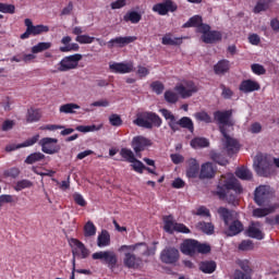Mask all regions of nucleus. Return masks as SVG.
I'll return each instance as SVG.
<instances>
[{
	"label": "nucleus",
	"instance_id": "34",
	"mask_svg": "<svg viewBox=\"0 0 279 279\" xmlns=\"http://www.w3.org/2000/svg\"><path fill=\"white\" fill-rule=\"evenodd\" d=\"M41 117H43V113L40 112L39 109L31 108V109L27 110L26 121L28 123H36V122H38V120Z\"/></svg>",
	"mask_w": 279,
	"mask_h": 279
},
{
	"label": "nucleus",
	"instance_id": "12",
	"mask_svg": "<svg viewBox=\"0 0 279 279\" xmlns=\"http://www.w3.org/2000/svg\"><path fill=\"white\" fill-rule=\"evenodd\" d=\"M80 60H82L81 53H75V54L64 57L59 62L58 71H60L61 73H64L66 71H72L80 64Z\"/></svg>",
	"mask_w": 279,
	"mask_h": 279
},
{
	"label": "nucleus",
	"instance_id": "15",
	"mask_svg": "<svg viewBox=\"0 0 279 279\" xmlns=\"http://www.w3.org/2000/svg\"><path fill=\"white\" fill-rule=\"evenodd\" d=\"M153 12L159 16H167L169 12H178V4L173 0H163L153 7Z\"/></svg>",
	"mask_w": 279,
	"mask_h": 279
},
{
	"label": "nucleus",
	"instance_id": "6",
	"mask_svg": "<svg viewBox=\"0 0 279 279\" xmlns=\"http://www.w3.org/2000/svg\"><path fill=\"white\" fill-rule=\"evenodd\" d=\"M120 250H128L129 252H133V254L140 256V258H143V256H154V254H156V248L149 247V245H147L145 242H138L131 245H122L120 246Z\"/></svg>",
	"mask_w": 279,
	"mask_h": 279
},
{
	"label": "nucleus",
	"instance_id": "43",
	"mask_svg": "<svg viewBox=\"0 0 279 279\" xmlns=\"http://www.w3.org/2000/svg\"><path fill=\"white\" fill-rule=\"evenodd\" d=\"M97 234V227L95 226V223H93V221H87L84 226V236L86 238H90V236H95Z\"/></svg>",
	"mask_w": 279,
	"mask_h": 279
},
{
	"label": "nucleus",
	"instance_id": "40",
	"mask_svg": "<svg viewBox=\"0 0 279 279\" xmlns=\"http://www.w3.org/2000/svg\"><path fill=\"white\" fill-rule=\"evenodd\" d=\"M235 175L240 180H246V181H250L253 178L252 171H250V169H247L245 167L238 168L235 170Z\"/></svg>",
	"mask_w": 279,
	"mask_h": 279
},
{
	"label": "nucleus",
	"instance_id": "61",
	"mask_svg": "<svg viewBox=\"0 0 279 279\" xmlns=\"http://www.w3.org/2000/svg\"><path fill=\"white\" fill-rule=\"evenodd\" d=\"M61 53H69L70 51H80V45L70 44L69 46H62L59 48Z\"/></svg>",
	"mask_w": 279,
	"mask_h": 279
},
{
	"label": "nucleus",
	"instance_id": "49",
	"mask_svg": "<svg viewBox=\"0 0 279 279\" xmlns=\"http://www.w3.org/2000/svg\"><path fill=\"white\" fill-rule=\"evenodd\" d=\"M274 213V209L271 208H255L253 210V217L262 218L267 217V215H271Z\"/></svg>",
	"mask_w": 279,
	"mask_h": 279
},
{
	"label": "nucleus",
	"instance_id": "56",
	"mask_svg": "<svg viewBox=\"0 0 279 279\" xmlns=\"http://www.w3.org/2000/svg\"><path fill=\"white\" fill-rule=\"evenodd\" d=\"M16 7L14 4H5L0 2V12L3 14H14Z\"/></svg>",
	"mask_w": 279,
	"mask_h": 279
},
{
	"label": "nucleus",
	"instance_id": "23",
	"mask_svg": "<svg viewBox=\"0 0 279 279\" xmlns=\"http://www.w3.org/2000/svg\"><path fill=\"white\" fill-rule=\"evenodd\" d=\"M136 36H129V37H116L108 41L107 47L108 49H114V47H125V45H130L131 43H135Z\"/></svg>",
	"mask_w": 279,
	"mask_h": 279
},
{
	"label": "nucleus",
	"instance_id": "11",
	"mask_svg": "<svg viewBox=\"0 0 279 279\" xmlns=\"http://www.w3.org/2000/svg\"><path fill=\"white\" fill-rule=\"evenodd\" d=\"M93 260H104L109 269L117 267V254L112 251H99L92 255Z\"/></svg>",
	"mask_w": 279,
	"mask_h": 279
},
{
	"label": "nucleus",
	"instance_id": "16",
	"mask_svg": "<svg viewBox=\"0 0 279 279\" xmlns=\"http://www.w3.org/2000/svg\"><path fill=\"white\" fill-rule=\"evenodd\" d=\"M214 119L220 124L219 128H232L234 125V121L232 120V109L215 111Z\"/></svg>",
	"mask_w": 279,
	"mask_h": 279
},
{
	"label": "nucleus",
	"instance_id": "37",
	"mask_svg": "<svg viewBox=\"0 0 279 279\" xmlns=\"http://www.w3.org/2000/svg\"><path fill=\"white\" fill-rule=\"evenodd\" d=\"M190 145L191 147H193V149H199L202 147H208L210 145V142H208L206 137H194L190 142Z\"/></svg>",
	"mask_w": 279,
	"mask_h": 279
},
{
	"label": "nucleus",
	"instance_id": "54",
	"mask_svg": "<svg viewBox=\"0 0 279 279\" xmlns=\"http://www.w3.org/2000/svg\"><path fill=\"white\" fill-rule=\"evenodd\" d=\"M131 167L133 169V171H136V173H143V171H145V163H143V161L138 160L135 158L134 162H131Z\"/></svg>",
	"mask_w": 279,
	"mask_h": 279
},
{
	"label": "nucleus",
	"instance_id": "38",
	"mask_svg": "<svg viewBox=\"0 0 279 279\" xmlns=\"http://www.w3.org/2000/svg\"><path fill=\"white\" fill-rule=\"evenodd\" d=\"M80 105L69 102L65 105H62L59 109V112H62L63 114H75V110H80Z\"/></svg>",
	"mask_w": 279,
	"mask_h": 279
},
{
	"label": "nucleus",
	"instance_id": "47",
	"mask_svg": "<svg viewBox=\"0 0 279 279\" xmlns=\"http://www.w3.org/2000/svg\"><path fill=\"white\" fill-rule=\"evenodd\" d=\"M238 265L240 269H242V271L250 274L252 276L254 270L252 269V263H250L248 259H240L238 262Z\"/></svg>",
	"mask_w": 279,
	"mask_h": 279
},
{
	"label": "nucleus",
	"instance_id": "53",
	"mask_svg": "<svg viewBox=\"0 0 279 279\" xmlns=\"http://www.w3.org/2000/svg\"><path fill=\"white\" fill-rule=\"evenodd\" d=\"M150 88L156 95H162L165 90V84H162L160 81H155L150 84Z\"/></svg>",
	"mask_w": 279,
	"mask_h": 279
},
{
	"label": "nucleus",
	"instance_id": "33",
	"mask_svg": "<svg viewBox=\"0 0 279 279\" xmlns=\"http://www.w3.org/2000/svg\"><path fill=\"white\" fill-rule=\"evenodd\" d=\"M97 245L99 247H108L110 245V232L106 229H102L97 238Z\"/></svg>",
	"mask_w": 279,
	"mask_h": 279
},
{
	"label": "nucleus",
	"instance_id": "20",
	"mask_svg": "<svg viewBox=\"0 0 279 279\" xmlns=\"http://www.w3.org/2000/svg\"><path fill=\"white\" fill-rule=\"evenodd\" d=\"M259 89L260 83L252 78L243 80L239 85L240 93H244V95H250V93H256V90Z\"/></svg>",
	"mask_w": 279,
	"mask_h": 279
},
{
	"label": "nucleus",
	"instance_id": "13",
	"mask_svg": "<svg viewBox=\"0 0 279 279\" xmlns=\"http://www.w3.org/2000/svg\"><path fill=\"white\" fill-rule=\"evenodd\" d=\"M174 90L182 99H189V97H193V94L197 93L198 89L193 81H184L183 84L175 85Z\"/></svg>",
	"mask_w": 279,
	"mask_h": 279
},
{
	"label": "nucleus",
	"instance_id": "64",
	"mask_svg": "<svg viewBox=\"0 0 279 279\" xmlns=\"http://www.w3.org/2000/svg\"><path fill=\"white\" fill-rule=\"evenodd\" d=\"M73 199H74L75 204H77V206H82V207L86 206V199H84V196H82V194L74 193Z\"/></svg>",
	"mask_w": 279,
	"mask_h": 279
},
{
	"label": "nucleus",
	"instance_id": "4",
	"mask_svg": "<svg viewBox=\"0 0 279 279\" xmlns=\"http://www.w3.org/2000/svg\"><path fill=\"white\" fill-rule=\"evenodd\" d=\"M134 125L137 128H144L145 130H151L153 128H160L162 125V118L153 111L137 112L136 119L133 120Z\"/></svg>",
	"mask_w": 279,
	"mask_h": 279
},
{
	"label": "nucleus",
	"instance_id": "39",
	"mask_svg": "<svg viewBox=\"0 0 279 279\" xmlns=\"http://www.w3.org/2000/svg\"><path fill=\"white\" fill-rule=\"evenodd\" d=\"M269 3L271 0H258L253 9L254 14H260V12H267L269 10Z\"/></svg>",
	"mask_w": 279,
	"mask_h": 279
},
{
	"label": "nucleus",
	"instance_id": "41",
	"mask_svg": "<svg viewBox=\"0 0 279 279\" xmlns=\"http://www.w3.org/2000/svg\"><path fill=\"white\" fill-rule=\"evenodd\" d=\"M120 156L125 160V162H134L136 160V156L134 155V151L130 148H121L120 149Z\"/></svg>",
	"mask_w": 279,
	"mask_h": 279
},
{
	"label": "nucleus",
	"instance_id": "48",
	"mask_svg": "<svg viewBox=\"0 0 279 279\" xmlns=\"http://www.w3.org/2000/svg\"><path fill=\"white\" fill-rule=\"evenodd\" d=\"M199 25H202V16L194 15L185 24H183V27H199Z\"/></svg>",
	"mask_w": 279,
	"mask_h": 279
},
{
	"label": "nucleus",
	"instance_id": "30",
	"mask_svg": "<svg viewBox=\"0 0 279 279\" xmlns=\"http://www.w3.org/2000/svg\"><path fill=\"white\" fill-rule=\"evenodd\" d=\"M162 45H168L170 47H180L182 45V38L180 37H174L171 33H167L162 39H161Z\"/></svg>",
	"mask_w": 279,
	"mask_h": 279
},
{
	"label": "nucleus",
	"instance_id": "10",
	"mask_svg": "<svg viewBox=\"0 0 279 279\" xmlns=\"http://www.w3.org/2000/svg\"><path fill=\"white\" fill-rule=\"evenodd\" d=\"M39 146L41 147V151L44 154H48L49 156L60 154V149H62V147L58 144V138L56 137H43L39 141Z\"/></svg>",
	"mask_w": 279,
	"mask_h": 279
},
{
	"label": "nucleus",
	"instance_id": "55",
	"mask_svg": "<svg viewBox=\"0 0 279 279\" xmlns=\"http://www.w3.org/2000/svg\"><path fill=\"white\" fill-rule=\"evenodd\" d=\"M197 121H203L204 123H213V118L206 111H201L195 114Z\"/></svg>",
	"mask_w": 279,
	"mask_h": 279
},
{
	"label": "nucleus",
	"instance_id": "42",
	"mask_svg": "<svg viewBox=\"0 0 279 279\" xmlns=\"http://www.w3.org/2000/svg\"><path fill=\"white\" fill-rule=\"evenodd\" d=\"M167 104H178L180 101V95L171 89H168L163 94Z\"/></svg>",
	"mask_w": 279,
	"mask_h": 279
},
{
	"label": "nucleus",
	"instance_id": "46",
	"mask_svg": "<svg viewBox=\"0 0 279 279\" xmlns=\"http://www.w3.org/2000/svg\"><path fill=\"white\" fill-rule=\"evenodd\" d=\"M210 158L214 162L220 165L221 167H226V165H228V159H226V157L219 153H210Z\"/></svg>",
	"mask_w": 279,
	"mask_h": 279
},
{
	"label": "nucleus",
	"instance_id": "52",
	"mask_svg": "<svg viewBox=\"0 0 279 279\" xmlns=\"http://www.w3.org/2000/svg\"><path fill=\"white\" fill-rule=\"evenodd\" d=\"M76 43H80V45H93L95 43V37H90L88 35H78L75 38Z\"/></svg>",
	"mask_w": 279,
	"mask_h": 279
},
{
	"label": "nucleus",
	"instance_id": "22",
	"mask_svg": "<svg viewBox=\"0 0 279 279\" xmlns=\"http://www.w3.org/2000/svg\"><path fill=\"white\" fill-rule=\"evenodd\" d=\"M47 32H49V26L43 24L34 25V27L26 29L20 38L22 40H27L31 36H40V34H47Z\"/></svg>",
	"mask_w": 279,
	"mask_h": 279
},
{
	"label": "nucleus",
	"instance_id": "26",
	"mask_svg": "<svg viewBox=\"0 0 279 279\" xmlns=\"http://www.w3.org/2000/svg\"><path fill=\"white\" fill-rule=\"evenodd\" d=\"M230 61L228 59H221L214 65L215 75H226L230 73Z\"/></svg>",
	"mask_w": 279,
	"mask_h": 279
},
{
	"label": "nucleus",
	"instance_id": "5",
	"mask_svg": "<svg viewBox=\"0 0 279 279\" xmlns=\"http://www.w3.org/2000/svg\"><path fill=\"white\" fill-rule=\"evenodd\" d=\"M254 167L257 175L260 178H271L276 170L274 169V163L267 156L259 154L255 157Z\"/></svg>",
	"mask_w": 279,
	"mask_h": 279
},
{
	"label": "nucleus",
	"instance_id": "29",
	"mask_svg": "<svg viewBox=\"0 0 279 279\" xmlns=\"http://www.w3.org/2000/svg\"><path fill=\"white\" fill-rule=\"evenodd\" d=\"M256 226H258V223L252 222L246 230V234L251 239H257V241H263V239H265V234H263V231H260V229H258V227Z\"/></svg>",
	"mask_w": 279,
	"mask_h": 279
},
{
	"label": "nucleus",
	"instance_id": "31",
	"mask_svg": "<svg viewBox=\"0 0 279 279\" xmlns=\"http://www.w3.org/2000/svg\"><path fill=\"white\" fill-rule=\"evenodd\" d=\"M199 271H203V274H215V270L217 269V263L213 260H205L201 262L198 264Z\"/></svg>",
	"mask_w": 279,
	"mask_h": 279
},
{
	"label": "nucleus",
	"instance_id": "17",
	"mask_svg": "<svg viewBox=\"0 0 279 279\" xmlns=\"http://www.w3.org/2000/svg\"><path fill=\"white\" fill-rule=\"evenodd\" d=\"M73 245H75V248L72 250V266L73 260L75 265V258H86L87 256H90V251L82 243V241L77 239H72Z\"/></svg>",
	"mask_w": 279,
	"mask_h": 279
},
{
	"label": "nucleus",
	"instance_id": "27",
	"mask_svg": "<svg viewBox=\"0 0 279 279\" xmlns=\"http://www.w3.org/2000/svg\"><path fill=\"white\" fill-rule=\"evenodd\" d=\"M186 175L192 179L199 175V162H197V159L190 158L187 160Z\"/></svg>",
	"mask_w": 279,
	"mask_h": 279
},
{
	"label": "nucleus",
	"instance_id": "1",
	"mask_svg": "<svg viewBox=\"0 0 279 279\" xmlns=\"http://www.w3.org/2000/svg\"><path fill=\"white\" fill-rule=\"evenodd\" d=\"M243 193V185L238 181L232 173L222 174L218 181L215 195L219 199L231 204V206H239V195Z\"/></svg>",
	"mask_w": 279,
	"mask_h": 279
},
{
	"label": "nucleus",
	"instance_id": "44",
	"mask_svg": "<svg viewBox=\"0 0 279 279\" xmlns=\"http://www.w3.org/2000/svg\"><path fill=\"white\" fill-rule=\"evenodd\" d=\"M47 49H51V43L41 41L32 47V53H43V51H47Z\"/></svg>",
	"mask_w": 279,
	"mask_h": 279
},
{
	"label": "nucleus",
	"instance_id": "50",
	"mask_svg": "<svg viewBox=\"0 0 279 279\" xmlns=\"http://www.w3.org/2000/svg\"><path fill=\"white\" fill-rule=\"evenodd\" d=\"M109 123L113 128H121V125H123V119H121V116L112 113L109 116Z\"/></svg>",
	"mask_w": 279,
	"mask_h": 279
},
{
	"label": "nucleus",
	"instance_id": "25",
	"mask_svg": "<svg viewBox=\"0 0 279 279\" xmlns=\"http://www.w3.org/2000/svg\"><path fill=\"white\" fill-rule=\"evenodd\" d=\"M198 178L199 180H210L215 178V168L213 167V162H205L201 166Z\"/></svg>",
	"mask_w": 279,
	"mask_h": 279
},
{
	"label": "nucleus",
	"instance_id": "51",
	"mask_svg": "<svg viewBox=\"0 0 279 279\" xmlns=\"http://www.w3.org/2000/svg\"><path fill=\"white\" fill-rule=\"evenodd\" d=\"M34 186V183L27 179H23L21 181H17L15 184V191H23L24 189H32Z\"/></svg>",
	"mask_w": 279,
	"mask_h": 279
},
{
	"label": "nucleus",
	"instance_id": "60",
	"mask_svg": "<svg viewBox=\"0 0 279 279\" xmlns=\"http://www.w3.org/2000/svg\"><path fill=\"white\" fill-rule=\"evenodd\" d=\"M174 232H180L181 234H191V229L184 223L175 222Z\"/></svg>",
	"mask_w": 279,
	"mask_h": 279
},
{
	"label": "nucleus",
	"instance_id": "32",
	"mask_svg": "<svg viewBox=\"0 0 279 279\" xmlns=\"http://www.w3.org/2000/svg\"><path fill=\"white\" fill-rule=\"evenodd\" d=\"M141 19H143V15L137 11H129L123 16L124 23H132L133 25L141 23Z\"/></svg>",
	"mask_w": 279,
	"mask_h": 279
},
{
	"label": "nucleus",
	"instance_id": "62",
	"mask_svg": "<svg viewBox=\"0 0 279 279\" xmlns=\"http://www.w3.org/2000/svg\"><path fill=\"white\" fill-rule=\"evenodd\" d=\"M239 250H241L242 252L254 250V243L251 240H244L240 243Z\"/></svg>",
	"mask_w": 279,
	"mask_h": 279
},
{
	"label": "nucleus",
	"instance_id": "35",
	"mask_svg": "<svg viewBox=\"0 0 279 279\" xmlns=\"http://www.w3.org/2000/svg\"><path fill=\"white\" fill-rule=\"evenodd\" d=\"M45 154L37 151V153H32L26 157L24 160L25 165H35V162H41V160H45Z\"/></svg>",
	"mask_w": 279,
	"mask_h": 279
},
{
	"label": "nucleus",
	"instance_id": "45",
	"mask_svg": "<svg viewBox=\"0 0 279 279\" xmlns=\"http://www.w3.org/2000/svg\"><path fill=\"white\" fill-rule=\"evenodd\" d=\"M197 228L201 229V232H204V234H213L215 232V226L210 222L201 221L198 222Z\"/></svg>",
	"mask_w": 279,
	"mask_h": 279
},
{
	"label": "nucleus",
	"instance_id": "19",
	"mask_svg": "<svg viewBox=\"0 0 279 279\" xmlns=\"http://www.w3.org/2000/svg\"><path fill=\"white\" fill-rule=\"evenodd\" d=\"M111 73H118L120 75H125V73H132L134 71V62H113L109 64Z\"/></svg>",
	"mask_w": 279,
	"mask_h": 279
},
{
	"label": "nucleus",
	"instance_id": "57",
	"mask_svg": "<svg viewBox=\"0 0 279 279\" xmlns=\"http://www.w3.org/2000/svg\"><path fill=\"white\" fill-rule=\"evenodd\" d=\"M210 252H211V247L209 244L198 242L196 254H210Z\"/></svg>",
	"mask_w": 279,
	"mask_h": 279
},
{
	"label": "nucleus",
	"instance_id": "58",
	"mask_svg": "<svg viewBox=\"0 0 279 279\" xmlns=\"http://www.w3.org/2000/svg\"><path fill=\"white\" fill-rule=\"evenodd\" d=\"M220 88L222 90L221 97H223V99H232V97L234 96V92H232L230 87H227L225 84H221Z\"/></svg>",
	"mask_w": 279,
	"mask_h": 279
},
{
	"label": "nucleus",
	"instance_id": "28",
	"mask_svg": "<svg viewBox=\"0 0 279 279\" xmlns=\"http://www.w3.org/2000/svg\"><path fill=\"white\" fill-rule=\"evenodd\" d=\"M223 38V35L219 31H210L206 36H202L203 43L206 45H213L214 43H219Z\"/></svg>",
	"mask_w": 279,
	"mask_h": 279
},
{
	"label": "nucleus",
	"instance_id": "18",
	"mask_svg": "<svg viewBox=\"0 0 279 279\" xmlns=\"http://www.w3.org/2000/svg\"><path fill=\"white\" fill-rule=\"evenodd\" d=\"M131 147L135 151V154L138 156L141 151H145L147 147H151V141L143 135H137L133 137L131 142Z\"/></svg>",
	"mask_w": 279,
	"mask_h": 279
},
{
	"label": "nucleus",
	"instance_id": "36",
	"mask_svg": "<svg viewBox=\"0 0 279 279\" xmlns=\"http://www.w3.org/2000/svg\"><path fill=\"white\" fill-rule=\"evenodd\" d=\"M163 230L168 232V234H173L175 231V222L173 221V216L163 217Z\"/></svg>",
	"mask_w": 279,
	"mask_h": 279
},
{
	"label": "nucleus",
	"instance_id": "7",
	"mask_svg": "<svg viewBox=\"0 0 279 279\" xmlns=\"http://www.w3.org/2000/svg\"><path fill=\"white\" fill-rule=\"evenodd\" d=\"M270 197H274V190L270 185H259L254 191V202L257 206L269 204Z\"/></svg>",
	"mask_w": 279,
	"mask_h": 279
},
{
	"label": "nucleus",
	"instance_id": "63",
	"mask_svg": "<svg viewBox=\"0 0 279 279\" xmlns=\"http://www.w3.org/2000/svg\"><path fill=\"white\" fill-rule=\"evenodd\" d=\"M233 279H252V275L244 272L243 270L236 269L233 274Z\"/></svg>",
	"mask_w": 279,
	"mask_h": 279
},
{
	"label": "nucleus",
	"instance_id": "8",
	"mask_svg": "<svg viewBox=\"0 0 279 279\" xmlns=\"http://www.w3.org/2000/svg\"><path fill=\"white\" fill-rule=\"evenodd\" d=\"M159 258L163 265H178L180 263V250L175 246H166L159 255Z\"/></svg>",
	"mask_w": 279,
	"mask_h": 279
},
{
	"label": "nucleus",
	"instance_id": "14",
	"mask_svg": "<svg viewBox=\"0 0 279 279\" xmlns=\"http://www.w3.org/2000/svg\"><path fill=\"white\" fill-rule=\"evenodd\" d=\"M220 134L223 136L225 147L228 156H234L240 149L239 142L228 135V131L225 126H219Z\"/></svg>",
	"mask_w": 279,
	"mask_h": 279
},
{
	"label": "nucleus",
	"instance_id": "3",
	"mask_svg": "<svg viewBox=\"0 0 279 279\" xmlns=\"http://www.w3.org/2000/svg\"><path fill=\"white\" fill-rule=\"evenodd\" d=\"M162 117L168 121V125L172 132H180V128L183 130H189L191 134L195 132V124L193 120L189 117H183L179 121L175 116L168 109H160Z\"/></svg>",
	"mask_w": 279,
	"mask_h": 279
},
{
	"label": "nucleus",
	"instance_id": "21",
	"mask_svg": "<svg viewBox=\"0 0 279 279\" xmlns=\"http://www.w3.org/2000/svg\"><path fill=\"white\" fill-rule=\"evenodd\" d=\"M197 240L186 239L182 242L180 250L185 256H195L197 254Z\"/></svg>",
	"mask_w": 279,
	"mask_h": 279
},
{
	"label": "nucleus",
	"instance_id": "2",
	"mask_svg": "<svg viewBox=\"0 0 279 279\" xmlns=\"http://www.w3.org/2000/svg\"><path fill=\"white\" fill-rule=\"evenodd\" d=\"M218 215L220 216V219H222L225 226L228 227L227 236H236V234L243 232V222L236 219L234 211L226 207H219Z\"/></svg>",
	"mask_w": 279,
	"mask_h": 279
},
{
	"label": "nucleus",
	"instance_id": "59",
	"mask_svg": "<svg viewBox=\"0 0 279 279\" xmlns=\"http://www.w3.org/2000/svg\"><path fill=\"white\" fill-rule=\"evenodd\" d=\"M251 69L255 75H265L267 73V70H265V66L258 63L252 64Z\"/></svg>",
	"mask_w": 279,
	"mask_h": 279
},
{
	"label": "nucleus",
	"instance_id": "9",
	"mask_svg": "<svg viewBox=\"0 0 279 279\" xmlns=\"http://www.w3.org/2000/svg\"><path fill=\"white\" fill-rule=\"evenodd\" d=\"M119 252H124L123 265L128 269H141L143 267V257L137 256L133 251L124 250Z\"/></svg>",
	"mask_w": 279,
	"mask_h": 279
},
{
	"label": "nucleus",
	"instance_id": "24",
	"mask_svg": "<svg viewBox=\"0 0 279 279\" xmlns=\"http://www.w3.org/2000/svg\"><path fill=\"white\" fill-rule=\"evenodd\" d=\"M40 138L39 134L26 140L22 144H10L5 147V151H16V149H21L23 147H32V145H36L37 141Z\"/></svg>",
	"mask_w": 279,
	"mask_h": 279
}]
</instances>
